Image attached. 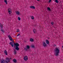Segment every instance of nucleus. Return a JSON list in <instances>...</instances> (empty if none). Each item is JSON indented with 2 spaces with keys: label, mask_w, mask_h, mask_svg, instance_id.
I'll list each match as a JSON object with an SVG mask.
<instances>
[{
  "label": "nucleus",
  "mask_w": 63,
  "mask_h": 63,
  "mask_svg": "<svg viewBox=\"0 0 63 63\" xmlns=\"http://www.w3.org/2000/svg\"><path fill=\"white\" fill-rule=\"evenodd\" d=\"M30 41H31V42H33L34 41V39H33L32 38H31L30 39Z\"/></svg>",
  "instance_id": "nucleus-14"
},
{
  "label": "nucleus",
  "mask_w": 63,
  "mask_h": 63,
  "mask_svg": "<svg viewBox=\"0 0 63 63\" xmlns=\"http://www.w3.org/2000/svg\"><path fill=\"white\" fill-rule=\"evenodd\" d=\"M11 45V46L12 47H14V45H13V44H12Z\"/></svg>",
  "instance_id": "nucleus-29"
},
{
  "label": "nucleus",
  "mask_w": 63,
  "mask_h": 63,
  "mask_svg": "<svg viewBox=\"0 0 63 63\" xmlns=\"http://www.w3.org/2000/svg\"><path fill=\"white\" fill-rule=\"evenodd\" d=\"M26 48L29 49V48H30V47H29L28 45L27 46H26Z\"/></svg>",
  "instance_id": "nucleus-12"
},
{
  "label": "nucleus",
  "mask_w": 63,
  "mask_h": 63,
  "mask_svg": "<svg viewBox=\"0 0 63 63\" xmlns=\"http://www.w3.org/2000/svg\"><path fill=\"white\" fill-rule=\"evenodd\" d=\"M35 47V46H34V45H32V47Z\"/></svg>",
  "instance_id": "nucleus-26"
},
{
  "label": "nucleus",
  "mask_w": 63,
  "mask_h": 63,
  "mask_svg": "<svg viewBox=\"0 0 63 63\" xmlns=\"http://www.w3.org/2000/svg\"><path fill=\"white\" fill-rule=\"evenodd\" d=\"M51 24H52V25H53V24H54V23L53 22H51Z\"/></svg>",
  "instance_id": "nucleus-25"
},
{
  "label": "nucleus",
  "mask_w": 63,
  "mask_h": 63,
  "mask_svg": "<svg viewBox=\"0 0 63 63\" xmlns=\"http://www.w3.org/2000/svg\"><path fill=\"white\" fill-rule=\"evenodd\" d=\"M10 59H11V58H6V60H2L1 61V63H8V62H10Z\"/></svg>",
  "instance_id": "nucleus-1"
},
{
  "label": "nucleus",
  "mask_w": 63,
  "mask_h": 63,
  "mask_svg": "<svg viewBox=\"0 0 63 63\" xmlns=\"http://www.w3.org/2000/svg\"><path fill=\"white\" fill-rule=\"evenodd\" d=\"M62 47L63 48V46H62Z\"/></svg>",
  "instance_id": "nucleus-33"
},
{
  "label": "nucleus",
  "mask_w": 63,
  "mask_h": 63,
  "mask_svg": "<svg viewBox=\"0 0 63 63\" xmlns=\"http://www.w3.org/2000/svg\"><path fill=\"white\" fill-rule=\"evenodd\" d=\"M1 31L2 33H4V31L2 29H1Z\"/></svg>",
  "instance_id": "nucleus-23"
},
{
  "label": "nucleus",
  "mask_w": 63,
  "mask_h": 63,
  "mask_svg": "<svg viewBox=\"0 0 63 63\" xmlns=\"http://www.w3.org/2000/svg\"><path fill=\"white\" fill-rule=\"evenodd\" d=\"M55 2L56 3H58L59 2L58 0H55Z\"/></svg>",
  "instance_id": "nucleus-20"
},
{
  "label": "nucleus",
  "mask_w": 63,
  "mask_h": 63,
  "mask_svg": "<svg viewBox=\"0 0 63 63\" xmlns=\"http://www.w3.org/2000/svg\"><path fill=\"white\" fill-rule=\"evenodd\" d=\"M16 15H19L20 14V13L19 11H17L16 12Z\"/></svg>",
  "instance_id": "nucleus-6"
},
{
  "label": "nucleus",
  "mask_w": 63,
  "mask_h": 63,
  "mask_svg": "<svg viewBox=\"0 0 63 63\" xmlns=\"http://www.w3.org/2000/svg\"><path fill=\"white\" fill-rule=\"evenodd\" d=\"M46 43L47 44H49V41L48 40H46Z\"/></svg>",
  "instance_id": "nucleus-18"
},
{
  "label": "nucleus",
  "mask_w": 63,
  "mask_h": 63,
  "mask_svg": "<svg viewBox=\"0 0 63 63\" xmlns=\"http://www.w3.org/2000/svg\"><path fill=\"white\" fill-rule=\"evenodd\" d=\"M60 51L59 49L58 48H56L55 50V53L56 54L55 55H56V56H57V55H58Z\"/></svg>",
  "instance_id": "nucleus-3"
},
{
  "label": "nucleus",
  "mask_w": 63,
  "mask_h": 63,
  "mask_svg": "<svg viewBox=\"0 0 63 63\" xmlns=\"http://www.w3.org/2000/svg\"><path fill=\"white\" fill-rule=\"evenodd\" d=\"M14 52L15 55L16 54V53H17L16 51L15 50H14Z\"/></svg>",
  "instance_id": "nucleus-17"
},
{
  "label": "nucleus",
  "mask_w": 63,
  "mask_h": 63,
  "mask_svg": "<svg viewBox=\"0 0 63 63\" xmlns=\"http://www.w3.org/2000/svg\"><path fill=\"white\" fill-rule=\"evenodd\" d=\"M43 46L44 47H46V46H47V44H46L45 43V42H43Z\"/></svg>",
  "instance_id": "nucleus-10"
},
{
  "label": "nucleus",
  "mask_w": 63,
  "mask_h": 63,
  "mask_svg": "<svg viewBox=\"0 0 63 63\" xmlns=\"http://www.w3.org/2000/svg\"><path fill=\"white\" fill-rule=\"evenodd\" d=\"M31 17L32 19H34V16H31Z\"/></svg>",
  "instance_id": "nucleus-21"
},
{
  "label": "nucleus",
  "mask_w": 63,
  "mask_h": 63,
  "mask_svg": "<svg viewBox=\"0 0 63 63\" xmlns=\"http://www.w3.org/2000/svg\"><path fill=\"white\" fill-rule=\"evenodd\" d=\"M8 13H9V14H10L11 13H12V10L10 8H9L8 9Z\"/></svg>",
  "instance_id": "nucleus-4"
},
{
  "label": "nucleus",
  "mask_w": 63,
  "mask_h": 63,
  "mask_svg": "<svg viewBox=\"0 0 63 63\" xmlns=\"http://www.w3.org/2000/svg\"><path fill=\"white\" fill-rule=\"evenodd\" d=\"M18 19L19 20H20V17H18Z\"/></svg>",
  "instance_id": "nucleus-22"
},
{
  "label": "nucleus",
  "mask_w": 63,
  "mask_h": 63,
  "mask_svg": "<svg viewBox=\"0 0 63 63\" xmlns=\"http://www.w3.org/2000/svg\"><path fill=\"white\" fill-rule=\"evenodd\" d=\"M0 28H2L3 27V26L2 24H0Z\"/></svg>",
  "instance_id": "nucleus-11"
},
{
  "label": "nucleus",
  "mask_w": 63,
  "mask_h": 63,
  "mask_svg": "<svg viewBox=\"0 0 63 63\" xmlns=\"http://www.w3.org/2000/svg\"><path fill=\"white\" fill-rule=\"evenodd\" d=\"M4 54H5V55H8V52H7V51L6 50H4Z\"/></svg>",
  "instance_id": "nucleus-8"
},
{
  "label": "nucleus",
  "mask_w": 63,
  "mask_h": 63,
  "mask_svg": "<svg viewBox=\"0 0 63 63\" xmlns=\"http://www.w3.org/2000/svg\"><path fill=\"white\" fill-rule=\"evenodd\" d=\"M20 35V34H18L17 35V36H19Z\"/></svg>",
  "instance_id": "nucleus-30"
},
{
  "label": "nucleus",
  "mask_w": 63,
  "mask_h": 63,
  "mask_svg": "<svg viewBox=\"0 0 63 63\" xmlns=\"http://www.w3.org/2000/svg\"><path fill=\"white\" fill-rule=\"evenodd\" d=\"M37 1H40V0H37Z\"/></svg>",
  "instance_id": "nucleus-32"
},
{
  "label": "nucleus",
  "mask_w": 63,
  "mask_h": 63,
  "mask_svg": "<svg viewBox=\"0 0 63 63\" xmlns=\"http://www.w3.org/2000/svg\"><path fill=\"white\" fill-rule=\"evenodd\" d=\"M12 42H11L10 43V44L11 45H12L13 44H12Z\"/></svg>",
  "instance_id": "nucleus-27"
},
{
  "label": "nucleus",
  "mask_w": 63,
  "mask_h": 63,
  "mask_svg": "<svg viewBox=\"0 0 63 63\" xmlns=\"http://www.w3.org/2000/svg\"><path fill=\"white\" fill-rule=\"evenodd\" d=\"M33 31L34 33H35L36 32V30L35 29H33Z\"/></svg>",
  "instance_id": "nucleus-13"
},
{
  "label": "nucleus",
  "mask_w": 63,
  "mask_h": 63,
  "mask_svg": "<svg viewBox=\"0 0 63 63\" xmlns=\"http://www.w3.org/2000/svg\"><path fill=\"white\" fill-rule=\"evenodd\" d=\"M47 10L48 11H51V10H50V8L49 7H48L47 8Z\"/></svg>",
  "instance_id": "nucleus-19"
},
{
  "label": "nucleus",
  "mask_w": 63,
  "mask_h": 63,
  "mask_svg": "<svg viewBox=\"0 0 63 63\" xmlns=\"http://www.w3.org/2000/svg\"><path fill=\"white\" fill-rule=\"evenodd\" d=\"M13 61L14 62H15V63H16V59H14L13 60Z\"/></svg>",
  "instance_id": "nucleus-15"
},
{
  "label": "nucleus",
  "mask_w": 63,
  "mask_h": 63,
  "mask_svg": "<svg viewBox=\"0 0 63 63\" xmlns=\"http://www.w3.org/2000/svg\"><path fill=\"white\" fill-rule=\"evenodd\" d=\"M30 8L31 9H35V7L34 6H31L30 7Z\"/></svg>",
  "instance_id": "nucleus-9"
},
{
  "label": "nucleus",
  "mask_w": 63,
  "mask_h": 63,
  "mask_svg": "<svg viewBox=\"0 0 63 63\" xmlns=\"http://www.w3.org/2000/svg\"><path fill=\"white\" fill-rule=\"evenodd\" d=\"M8 37L10 40L11 41H12L13 40V38H12V37H11V36L10 35H9L8 36Z\"/></svg>",
  "instance_id": "nucleus-7"
},
{
  "label": "nucleus",
  "mask_w": 63,
  "mask_h": 63,
  "mask_svg": "<svg viewBox=\"0 0 63 63\" xmlns=\"http://www.w3.org/2000/svg\"><path fill=\"white\" fill-rule=\"evenodd\" d=\"M14 46L16 47L15 49L17 50H19V48L18 47H19V44L17 43H14Z\"/></svg>",
  "instance_id": "nucleus-2"
},
{
  "label": "nucleus",
  "mask_w": 63,
  "mask_h": 63,
  "mask_svg": "<svg viewBox=\"0 0 63 63\" xmlns=\"http://www.w3.org/2000/svg\"><path fill=\"white\" fill-rule=\"evenodd\" d=\"M24 49L26 50H27L28 49L27 48H24Z\"/></svg>",
  "instance_id": "nucleus-24"
},
{
  "label": "nucleus",
  "mask_w": 63,
  "mask_h": 63,
  "mask_svg": "<svg viewBox=\"0 0 63 63\" xmlns=\"http://www.w3.org/2000/svg\"><path fill=\"white\" fill-rule=\"evenodd\" d=\"M19 31V30L18 29L17 30V32H18Z\"/></svg>",
  "instance_id": "nucleus-28"
},
{
  "label": "nucleus",
  "mask_w": 63,
  "mask_h": 63,
  "mask_svg": "<svg viewBox=\"0 0 63 63\" xmlns=\"http://www.w3.org/2000/svg\"><path fill=\"white\" fill-rule=\"evenodd\" d=\"M28 57L27 56H25L24 58V59L25 61H27L28 60Z\"/></svg>",
  "instance_id": "nucleus-5"
},
{
  "label": "nucleus",
  "mask_w": 63,
  "mask_h": 63,
  "mask_svg": "<svg viewBox=\"0 0 63 63\" xmlns=\"http://www.w3.org/2000/svg\"><path fill=\"white\" fill-rule=\"evenodd\" d=\"M4 2L6 3V4H7L8 3H7V0H4Z\"/></svg>",
  "instance_id": "nucleus-16"
},
{
  "label": "nucleus",
  "mask_w": 63,
  "mask_h": 63,
  "mask_svg": "<svg viewBox=\"0 0 63 63\" xmlns=\"http://www.w3.org/2000/svg\"><path fill=\"white\" fill-rule=\"evenodd\" d=\"M51 0H49V2H51Z\"/></svg>",
  "instance_id": "nucleus-31"
}]
</instances>
